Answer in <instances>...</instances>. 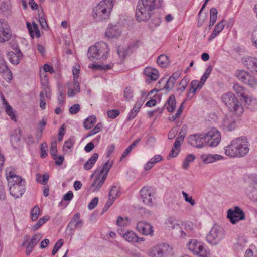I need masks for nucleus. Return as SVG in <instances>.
Here are the masks:
<instances>
[{
  "instance_id": "1",
  "label": "nucleus",
  "mask_w": 257,
  "mask_h": 257,
  "mask_svg": "<svg viewBox=\"0 0 257 257\" xmlns=\"http://www.w3.org/2000/svg\"><path fill=\"white\" fill-rule=\"evenodd\" d=\"M249 150V143L245 137L233 139L229 145L224 148L225 154L233 158L243 157L248 153Z\"/></svg>"
},
{
  "instance_id": "2",
  "label": "nucleus",
  "mask_w": 257,
  "mask_h": 257,
  "mask_svg": "<svg viewBox=\"0 0 257 257\" xmlns=\"http://www.w3.org/2000/svg\"><path fill=\"white\" fill-rule=\"evenodd\" d=\"M163 0H139L136 10L138 21H147L152 16L155 9L160 8Z\"/></svg>"
},
{
  "instance_id": "3",
  "label": "nucleus",
  "mask_w": 257,
  "mask_h": 257,
  "mask_svg": "<svg viewBox=\"0 0 257 257\" xmlns=\"http://www.w3.org/2000/svg\"><path fill=\"white\" fill-rule=\"evenodd\" d=\"M109 48L107 44L99 42L90 46L88 50L87 56L91 61L98 60H106L109 53Z\"/></svg>"
},
{
  "instance_id": "4",
  "label": "nucleus",
  "mask_w": 257,
  "mask_h": 257,
  "mask_svg": "<svg viewBox=\"0 0 257 257\" xmlns=\"http://www.w3.org/2000/svg\"><path fill=\"white\" fill-rule=\"evenodd\" d=\"M113 7L112 0H102L94 8L93 17L97 21L107 20L109 17Z\"/></svg>"
},
{
  "instance_id": "5",
  "label": "nucleus",
  "mask_w": 257,
  "mask_h": 257,
  "mask_svg": "<svg viewBox=\"0 0 257 257\" xmlns=\"http://www.w3.org/2000/svg\"><path fill=\"white\" fill-rule=\"evenodd\" d=\"M221 100L229 110L234 114L240 115L244 112V110L242 104L232 92H229L223 94L221 96Z\"/></svg>"
},
{
  "instance_id": "6",
  "label": "nucleus",
  "mask_w": 257,
  "mask_h": 257,
  "mask_svg": "<svg viewBox=\"0 0 257 257\" xmlns=\"http://www.w3.org/2000/svg\"><path fill=\"white\" fill-rule=\"evenodd\" d=\"M188 249L199 257H207L209 251L204 246L203 244L196 239H192L187 244Z\"/></svg>"
},
{
  "instance_id": "7",
  "label": "nucleus",
  "mask_w": 257,
  "mask_h": 257,
  "mask_svg": "<svg viewBox=\"0 0 257 257\" xmlns=\"http://www.w3.org/2000/svg\"><path fill=\"white\" fill-rule=\"evenodd\" d=\"M237 78L243 83L251 88H257V79L255 76L245 70H237L236 73Z\"/></svg>"
},
{
  "instance_id": "8",
  "label": "nucleus",
  "mask_w": 257,
  "mask_h": 257,
  "mask_svg": "<svg viewBox=\"0 0 257 257\" xmlns=\"http://www.w3.org/2000/svg\"><path fill=\"white\" fill-rule=\"evenodd\" d=\"M171 248L166 243L157 244L151 248L148 251V255L151 257H163L169 254Z\"/></svg>"
},
{
  "instance_id": "9",
  "label": "nucleus",
  "mask_w": 257,
  "mask_h": 257,
  "mask_svg": "<svg viewBox=\"0 0 257 257\" xmlns=\"http://www.w3.org/2000/svg\"><path fill=\"white\" fill-rule=\"evenodd\" d=\"M206 143L211 147L217 146L221 140L220 133L215 128L206 133H204Z\"/></svg>"
},
{
  "instance_id": "10",
  "label": "nucleus",
  "mask_w": 257,
  "mask_h": 257,
  "mask_svg": "<svg viewBox=\"0 0 257 257\" xmlns=\"http://www.w3.org/2000/svg\"><path fill=\"white\" fill-rule=\"evenodd\" d=\"M223 235L222 229L217 226H214L207 235V241L210 244H217L223 238Z\"/></svg>"
},
{
  "instance_id": "11",
  "label": "nucleus",
  "mask_w": 257,
  "mask_h": 257,
  "mask_svg": "<svg viewBox=\"0 0 257 257\" xmlns=\"http://www.w3.org/2000/svg\"><path fill=\"white\" fill-rule=\"evenodd\" d=\"M227 218L232 224H235L239 221L244 220L245 214L239 207L236 206L233 209H230L228 210Z\"/></svg>"
},
{
  "instance_id": "12",
  "label": "nucleus",
  "mask_w": 257,
  "mask_h": 257,
  "mask_svg": "<svg viewBox=\"0 0 257 257\" xmlns=\"http://www.w3.org/2000/svg\"><path fill=\"white\" fill-rule=\"evenodd\" d=\"M140 193L143 203L148 206H152L154 199L153 189L151 187L145 186L140 190Z\"/></svg>"
},
{
  "instance_id": "13",
  "label": "nucleus",
  "mask_w": 257,
  "mask_h": 257,
  "mask_svg": "<svg viewBox=\"0 0 257 257\" xmlns=\"http://www.w3.org/2000/svg\"><path fill=\"white\" fill-rule=\"evenodd\" d=\"M188 139L189 144L196 148H201L206 143L204 133L191 135L189 136Z\"/></svg>"
},
{
  "instance_id": "14",
  "label": "nucleus",
  "mask_w": 257,
  "mask_h": 257,
  "mask_svg": "<svg viewBox=\"0 0 257 257\" xmlns=\"http://www.w3.org/2000/svg\"><path fill=\"white\" fill-rule=\"evenodd\" d=\"M136 228L138 231L143 235L151 236L153 235V226L147 222H138L137 224Z\"/></svg>"
},
{
  "instance_id": "15",
  "label": "nucleus",
  "mask_w": 257,
  "mask_h": 257,
  "mask_svg": "<svg viewBox=\"0 0 257 257\" xmlns=\"http://www.w3.org/2000/svg\"><path fill=\"white\" fill-rule=\"evenodd\" d=\"M6 176L9 188L25 182L20 176L15 175L11 171L8 172V170H6Z\"/></svg>"
},
{
  "instance_id": "16",
  "label": "nucleus",
  "mask_w": 257,
  "mask_h": 257,
  "mask_svg": "<svg viewBox=\"0 0 257 257\" xmlns=\"http://www.w3.org/2000/svg\"><path fill=\"white\" fill-rule=\"evenodd\" d=\"M200 158L204 164H210L216 161L223 160L224 157L219 154H212L204 153L201 155Z\"/></svg>"
},
{
  "instance_id": "17",
  "label": "nucleus",
  "mask_w": 257,
  "mask_h": 257,
  "mask_svg": "<svg viewBox=\"0 0 257 257\" xmlns=\"http://www.w3.org/2000/svg\"><path fill=\"white\" fill-rule=\"evenodd\" d=\"M119 189L116 186H112L109 193L108 200L105 204L103 210L106 211L114 203L118 197Z\"/></svg>"
},
{
  "instance_id": "18",
  "label": "nucleus",
  "mask_w": 257,
  "mask_h": 257,
  "mask_svg": "<svg viewBox=\"0 0 257 257\" xmlns=\"http://www.w3.org/2000/svg\"><path fill=\"white\" fill-rule=\"evenodd\" d=\"M80 217V214L79 213L75 214L67 225V229H70V230H73L75 228L81 229L83 225V221Z\"/></svg>"
},
{
  "instance_id": "19",
  "label": "nucleus",
  "mask_w": 257,
  "mask_h": 257,
  "mask_svg": "<svg viewBox=\"0 0 257 257\" xmlns=\"http://www.w3.org/2000/svg\"><path fill=\"white\" fill-rule=\"evenodd\" d=\"M41 83L42 88L45 94V97L48 99L51 97V89L49 86V81L47 74L45 72H41L40 73Z\"/></svg>"
},
{
  "instance_id": "20",
  "label": "nucleus",
  "mask_w": 257,
  "mask_h": 257,
  "mask_svg": "<svg viewBox=\"0 0 257 257\" xmlns=\"http://www.w3.org/2000/svg\"><path fill=\"white\" fill-rule=\"evenodd\" d=\"M121 31L120 26L110 25L105 31V36L109 38H117L120 36Z\"/></svg>"
},
{
  "instance_id": "21",
  "label": "nucleus",
  "mask_w": 257,
  "mask_h": 257,
  "mask_svg": "<svg viewBox=\"0 0 257 257\" xmlns=\"http://www.w3.org/2000/svg\"><path fill=\"white\" fill-rule=\"evenodd\" d=\"M25 182L9 188L10 193L15 198L21 197L25 192Z\"/></svg>"
},
{
  "instance_id": "22",
  "label": "nucleus",
  "mask_w": 257,
  "mask_h": 257,
  "mask_svg": "<svg viewBox=\"0 0 257 257\" xmlns=\"http://www.w3.org/2000/svg\"><path fill=\"white\" fill-rule=\"evenodd\" d=\"M43 236L41 233H36L33 236L26 247V254L28 255L32 251L38 242L41 239Z\"/></svg>"
},
{
  "instance_id": "23",
  "label": "nucleus",
  "mask_w": 257,
  "mask_h": 257,
  "mask_svg": "<svg viewBox=\"0 0 257 257\" xmlns=\"http://www.w3.org/2000/svg\"><path fill=\"white\" fill-rule=\"evenodd\" d=\"M144 73L147 77V81L149 83L151 81H156L159 78V72L152 67H146L144 70Z\"/></svg>"
},
{
  "instance_id": "24",
  "label": "nucleus",
  "mask_w": 257,
  "mask_h": 257,
  "mask_svg": "<svg viewBox=\"0 0 257 257\" xmlns=\"http://www.w3.org/2000/svg\"><path fill=\"white\" fill-rule=\"evenodd\" d=\"M11 36L10 29L5 23L0 21V42L8 41Z\"/></svg>"
},
{
  "instance_id": "25",
  "label": "nucleus",
  "mask_w": 257,
  "mask_h": 257,
  "mask_svg": "<svg viewBox=\"0 0 257 257\" xmlns=\"http://www.w3.org/2000/svg\"><path fill=\"white\" fill-rule=\"evenodd\" d=\"M222 127L225 131H232L236 127V121L232 116L226 115L223 120Z\"/></svg>"
},
{
  "instance_id": "26",
  "label": "nucleus",
  "mask_w": 257,
  "mask_h": 257,
  "mask_svg": "<svg viewBox=\"0 0 257 257\" xmlns=\"http://www.w3.org/2000/svg\"><path fill=\"white\" fill-rule=\"evenodd\" d=\"M15 52L11 51L8 53L7 56L10 62L15 65L20 63V60L23 57V54L20 49H17Z\"/></svg>"
},
{
  "instance_id": "27",
  "label": "nucleus",
  "mask_w": 257,
  "mask_h": 257,
  "mask_svg": "<svg viewBox=\"0 0 257 257\" xmlns=\"http://www.w3.org/2000/svg\"><path fill=\"white\" fill-rule=\"evenodd\" d=\"M191 87L187 93V99H191L193 98L197 89H200L203 85L197 80H194L191 82Z\"/></svg>"
},
{
  "instance_id": "28",
  "label": "nucleus",
  "mask_w": 257,
  "mask_h": 257,
  "mask_svg": "<svg viewBox=\"0 0 257 257\" xmlns=\"http://www.w3.org/2000/svg\"><path fill=\"white\" fill-rule=\"evenodd\" d=\"M106 179V178H105V177H103L101 174H98L91 184V189L92 191L98 192L104 184Z\"/></svg>"
},
{
  "instance_id": "29",
  "label": "nucleus",
  "mask_w": 257,
  "mask_h": 257,
  "mask_svg": "<svg viewBox=\"0 0 257 257\" xmlns=\"http://www.w3.org/2000/svg\"><path fill=\"white\" fill-rule=\"evenodd\" d=\"M242 62L249 69L254 70L257 73V58L246 57L242 58Z\"/></svg>"
},
{
  "instance_id": "30",
  "label": "nucleus",
  "mask_w": 257,
  "mask_h": 257,
  "mask_svg": "<svg viewBox=\"0 0 257 257\" xmlns=\"http://www.w3.org/2000/svg\"><path fill=\"white\" fill-rule=\"evenodd\" d=\"M26 25L30 35L32 38H34L35 37L37 38L40 37V31L38 25L36 23L33 22V25H31L30 22H27Z\"/></svg>"
},
{
  "instance_id": "31",
  "label": "nucleus",
  "mask_w": 257,
  "mask_h": 257,
  "mask_svg": "<svg viewBox=\"0 0 257 257\" xmlns=\"http://www.w3.org/2000/svg\"><path fill=\"white\" fill-rule=\"evenodd\" d=\"M225 22L224 20L219 22L215 27L212 33L210 36L208 40L211 41L215 38L224 29Z\"/></svg>"
},
{
  "instance_id": "32",
  "label": "nucleus",
  "mask_w": 257,
  "mask_h": 257,
  "mask_svg": "<svg viewBox=\"0 0 257 257\" xmlns=\"http://www.w3.org/2000/svg\"><path fill=\"white\" fill-rule=\"evenodd\" d=\"M80 86L78 82H74L69 86L67 95L70 97H74L75 94L80 92Z\"/></svg>"
},
{
  "instance_id": "33",
  "label": "nucleus",
  "mask_w": 257,
  "mask_h": 257,
  "mask_svg": "<svg viewBox=\"0 0 257 257\" xmlns=\"http://www.w3.org/2000/svg\"><path fill=\"white\" fill-rule=\"evenodd\" d=\"M120 236L127 242L134 243L135 239H137V234L132 231H126L124 232L119 233Z\"/></svg>"
},
{
  "instance_id": "34",
  "label": "nucleus",
  "mask_w": 257,
  "mask_h": 257,
  "mask_svg": "<svg viewBox=\"0 0 257 257\" xmlns=\"http://www.w3.org/2000/svg\"><path fill=\"white\" fill-rule=\"evenodd\" d=\"M98 158V154L94 153L84 164V169L86 170H90L95 164Z\"/></svg>"
},
{
  "instance_id": "35",
  "label": "nucleus",
  "mask_w": 257,
  "mask_h": 257,
  "mask_svg": "<svg viewBox=\"0 0 257 257\" xmlns=\"http://www.w3.org/2000/svg\"><path fill=\"white\" fill-rule=\"evenodd\" d=\"M2 101L4 105L5 108V111L7 115H8L11 119L15 121H16V118L15 117V113L13 111V108L11 107V105L9 104L8 102L6 100V99L4 98V97H2Z\"/></svg>"
},
{
  "instance_id": "36",
  "label": "nucleus",
  "mask_w": 257,
  "mask_h": 257,
  "mask_svg": "<svg viewBox=\"0 0 257 257\" xmlns=\"http://www.w3.org/2000/svg\"><path fill=\"white\" fill-rule=\"evenodd\" d=\"M113 161L108 160L103 165L102 169L101 170L99 174H101L103 177H105L106 178L108 172L113 166Z\"/></svg>"
},
{
  "instance_id": "37",
  "label": "nucleus",
  "mask_w": 257,
  "mask_h": 257,
  "mask_svg": "<svg viewBox=\"0 0 257 257\" xmlns=\"http://www.w3.org/2000/svg\"><path fill=\"white\" fill-rule=\"evenodd\" d=\"M142 106L141 101H137L128 116L127 119L131 120L135 118Z\"/></svg>"
},
{
  "instance_id": "38",
  "label": "nucleus",
  "mask_w": 257,
  "mask_h": 257,
  "mask_svg": "<svg viewBox=\"0 0 257 257\" xmlns=\"http://www.w3.org/2000/svg\"><path fill=\"white\" fill-rule=\"evenodd\" d=\"M176 103V100L174 96L171 95L168 99L165 106L166 107V109L169 112H172L174 110L175 108Z\"/></svg>"
},
{
  "instance_id": "39",
  "label": "nucleus",
  "mask_w": 257,
  "mask_h": 257,
  "mask_svg": "<svg viewBox=\"0 0 257 257\" xmlns=\"http://www.w3.org/2000/svg\"><path fill=\"white\" fill-rule=\"evenodd\" d=\"M96 121V117L94 115L90 116L85 119L83 125L86 130L90 129L95 123Z\"/></svg>"
},
{
  "instance_id": "40",
  "label": "nucleus",
  "mask_w": 257,
  "mask_h": 257,
  "mask_svg": "<svg viewBox=\"0 0 257 257\" xmlns=\"http://www.w3.org/2000/svg\"><path fill=\"white\" fill-rule=\"evenodd\" d=\"M157 62L160 67H166L169 63V58L165 55H161L158 57Z\"/></svg>"
},
{
  "instance_id": "41",
  "label": "nucleus",
  "mask_w": 257,
  "mask_h": 257,
  "mask_svg": "<svg viewBox=\"0 0 257 257\" xmlns=\"http://www.w3.org/2000/svg\"><path fill=\"white\" fill-rule=\"evenodd\" d=\"M112 66L111 64H91L89 65V68L95 70H107L110 69Z\"/></svg>"
},
{
  "instance_id": "42",
  "label": "nucleus",
  "mask_w": 257,
  "mask_h": 257,
  "mask_svg": "<svg viewBox=\"0 0 257 257\" xmlns=\"http://www.w3.org/2000/svg\"><path fill=\"white\" fill-rule=\"evenodd\" d=\"M217 10L215 8H212L210 10V23L209 27L212 26L216 21Z\"/></svg>"
},
{
  "instance_id": "43",
  "label": "nucleus",
  "mask_w": 257,
  "mask_h": 257,
  "mask_svg": "<svg viewBox=\"0 0 257 257\" xmlns=\"http://www.w3.org/2000/svg\"><path fill=\"white\" fill-rule=\"evenodd\" d=\"M49 178V175L48 173H45L42 176L39 173L36 175V181L43 185H46L47 183Z\"/></svg>"
},
{
  "instance_id": "44",
  "label": "nucleus",
  "mask_w": 257,
  "mask_h": 257,
  "mask_svg": "<svg viewBox=\"0 0 257 257\" xmlns=\"http://www.w3.org/2000/svg\"><path fill=\"white\" fill-rule=\"evenodd\" d=\"M49 218L50 217L47 215L41 218L37 222L32 226L33 230L36 231L38 230L43 224L47 221Z\"/></svg>"
},
{
  "instance_id": "45",
  "label": "nucleus",
  "mask_w": 257,
  "mask_h": 257,
  "mask_svg": "<svg viewBox=\"0 0 257 257\" xmlns=\"http://www.w3.org/2000/svg\"><path fill=\"white\" fill-rule=\"evenodd\" d=\"M233 90L236 93L238 96L243 97L246 93V90L238 84H235L233 85Z\"/></svg>"
},
{
  "instance_id": "46",
  "label": "nucleus",
  "mask_w": 257,
  "mask_h": 257,
  "mask_svg": "<svg viewBox=\"0 0 257 257\" xmlns=\"http://www.w3.org/2000/svg\"><path fill=\"white\" fill-rule=\"evenodd\" d=\"M195 159V157L193 154H189L187 156L182 164V168L187 170L189 166V164Z\"/></svg>"
},
{
  "instance_id": "47",
  "label": "nucleus",
  "mask_w": 257,
  "mask_h": 257,
  "mask_svg": "<svg viewBox=\"0 0 257 257\" xmlns=\"http://www.w3.org/2000/svg\"><path fill=\"white\" fill-rule=\"evenodd\" d=\"M242 100H243L246 105L250 106L256 103V100L253 99L252 97L247 93L241 97Z\"/></svg>"
},
{
  "instance_id": "48",
  "label": "nucleus",
  "mask_w": 257,
  "mask_h": 257,
  "mask_svg": "<svg viewBox=\"0 0 257 257\" xmlns=\"http://www.w3.org/2000/svg\"><path fill=\"white\" fill-rule=\"evenodd\" d=\"M177 223V221L173 217H168L165 221L166 227H167L169 230L172 229L173 226H175Z\"/></svg>"
},
{
  "instance_id": "49",
  "label": "nucleus",
  "mask_w": 257,
  "mask_h": 257,
  "mask_svg": "<svg viewBox=\"0 0 257 257\" xmlns=\"http://www.w3.org/2000/svg\"><path fill=\"white\" fill-rule=\"evenodd\" d=\"M40 208L38 205H35L31 210V217L33 221L36 220L40 215Z\"/></svg>"
},
{
  "instance_id": "50",
  "label": "nucleus",
  "mask_w": 257,
  "mask_h": 257,
  "mask_svg": "<svg viewBox=\"0 0 257 257\" xmlns=\"http://www.w3.org/2000/svg\"><path fill=\"white\" fill-rule=\"evenodd\" d=\"M74 142L70 139L68 140L65 141L63 146V149L65 153H68L71 152L70 150L73 146Z\"/></svg>"
},
{
  "instance_id": "51",
  "label": "nucleus",
  "mask_w": 257,
  "mask_h": 257,
  "mask_svg": "<svg viewBox=\"0 0 257 257\" xmlns=\"http://www.w3.org/2000/svg\"><path fill=\"white\" fill-rule=\"evenodd\" d=\"M39 22L41 27L44 29H47L48 28V24L47 23L45 17L43 12L38 14Z\"/></svg>"
},
{
  "instance_id": "52",
  "label": "nucleus",
  "mask_w": 257,
  "mask_h": 257,
  "mask_svg": "<svg viewBox=\"0 0 257 257\" xmlns=\"http://www.w3.org/2000/svg\"><path fill=\"white\" fill-rule=\"evenodd\" d=\"M123 96L127 101H130L133 97V91L131 87H127L124 90Z\"/></svg>"
},
{
  "instance_id": "53",
  "label": "nucleus",
  "mask_w": 257,
  "mask_h": 257,
  "mask_svg": "<svg viewBox=\"0 0 257 257\" xmlns=\"http://www.w3.org/2000/svg\"><path fill=\"white\" fill-rule=\"evenodd\" d=\"M245 193L249 198L253 193L257 194V188L253 184H251L245 189Z\"/></svg>"
},
{
  "instance_id": "54",
  "label": "nucleus",
  "mask_w": 257,
  "mask_h": 257,
  "mask_svg": "<svg viewBox=\"0 0 257 257\" xmlns=\"http://www.w3.org/2000/svg\"><path fill=\"white\" fill-rule=\"evenodd\" d=\"M0 73L3 74L4 78L7 81H10L12 80V74L11 70L8 67L5 69V71L1 72Z\"/></svg>"
},
{
  "instance_id": "55",
  "label": "nucleus",
  "mask_w": 257,
  "mask_h": 257,
  "mask_svg": "<svg viewBox=\"0 0 257 257\" xmlns=\"http://www.w3.org/2000/svg\"><path fill=\"white\" fill-rule=\"evenodd\" d=\"M182 194L186 202L189 203L192 206L196 204V202L192 197L189 196L187 193L184 191H182Z\"/></svg>"
},
{
  "instance_id": "56",
  "label": "nucleus",
  "mask_w": 257,
  "mask_h": 257,
  "mask_svg": "<svg viewBox=\"0 0 257 257\" xmlns=\"http://www.w3.org/2000/svg\"><path fill=\"white\" fill-rule=\"evenodd\" d=\"M116 224L119 226H126L128 224V219L127 217L123 218L119 216L118 217Z\"/></svg>"
},
{
  "instance_id": "57",
  "label": "nucleus",
  "mask_w": 257,
  "mask_h": 257,
  "mask_svg": "<svg viewBox=\"0 0 257 257\" xmlns=\"http://www.w3.org/2000/svg\"><path fill=\"white\" fill-rule=\"evenodd\" d=\"M188 82H189V80L188 78H185V77L183 78L181 80V81L179 83L178 89L181 92H183L185 90L187 85H188Z\"/></svg>"
},
{
  "instance_id": "58",
  "label": "nucleus",
  "mask_w": 257,
  "mask_h": 257,
  "mask_svg": "<svg viewBox=\"0 0 257 257\" xmlns=\"http://www.w3.org/2000/svg\"><path fill=\"white\" fill-rule=\"evenodd\" d=\"M63 243V240L62 239H60L56 242L52 252V255H54L57 253L58 250L62 246Z\"/></svg>"
},
{
  "instance_id": "59",
  "label": "nucleus",
  "mask_w": 257,
  "mask_h": 257,
  "mask_svg": "<svg viewBox=\"0 0 257 257\" xmlns=\"http://www.w3.org/2000/svg\"><path fill=\"white\" fill-rule=\"evenodd\" d=\"M102 127L103 125L101 123H98L94 128H93L91 131L89 132L87 136H91L96 134L102 130Z\"/></svg>"
},
{
  "instance_id": "60",
  "label": "nucleus",
  "mask_w": 257,
  "mask_h": 257,
  "mask_svg": "<svg viewBox=\"0 0 257 257\" xmlns=\"http://www.w3.org/2000/svg\"><path fill=\"white\" fill-rule=\"evenodd\" d=\"M80 72V66L78 65H76L73 68L72 72L73 75L74 82H78V74Z\"/></svg>"
},
{
  "instance_id": "61",
  "label": "nucleus",
  "mask_w": 257,
  "mask_h": 257,
  "mask_svg": "<svg viewBox=\"0 0 257 257\" xmlns=\"http://www.w3.org/2000/svg\"><path fill=\"white\" fill-rule=\"evenodd\" d=\"M107 113L109 118L114 119L119 115L120 112L118 109H112L107 110Z\"/></svg>"
},
{
  "instance_id": "62",
  "label": "nucleus",
  "mask_w": 257,
  "mask_h": 257,
  "mask_svg": "<svg viewBox=\"0 0 257 257\" xmlns=\"http://www.w3.org/2000/svg\"><path fill=\"white\" fill-rule=\"evenodd\" d=\"M251 39L253 45L257 48V26L252 30Z\"/></svg>"
},
{
  "instance_id": "63",
  "label": "nucleus",
  "mask_w": 257,
  "mask_h": 257,
  "mask_svg": "<svg viewBox=\"0 0 257 257\" xmlns=\"http://www.w3.org/2000/svg\"><path fill=\"white\" fill-rule=\"evenodd\" d=\"M80 107L79 104H75L71 106L69 108V112L72 114H76L80 110Z\"/></svg>"
},
{
  "instance_id": "64",
  "label": "nucleus",
  "mask_w": 257,
  "mask_h": 257,
  "mask_svg": "<svg viewBox=\"0 0 257 257\" xmlns=\"http://www.w3.org/2000/svg\"><path fill=\"white\" fill-rule=\"evenodd\" d=\"M161 23V20L159 17H156L152 20L151 23L149 24L150 27L152 29L156 28L159 26Z\"/></svg>"
}]
</instances>
